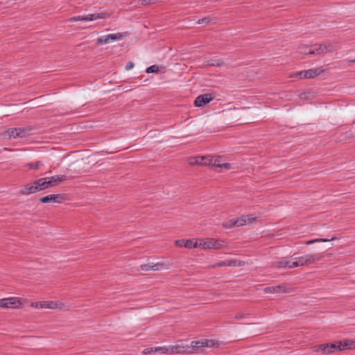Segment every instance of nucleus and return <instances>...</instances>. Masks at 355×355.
<instances>
[{
  "label": "nucleus",
  "mask_w": 355,
  "mask_h": 355,
  "mask_svg": "<svg viewBox=\"0 0 355 355\" xmlns=\"http://www.w3.org/2000/svg\"><path fill=\"white\" fill-rule=\"evenodd\" d=\"M186 242V240L181 239L175 241V243L178 247H184V244Z\"/></svg>",
  "instance_id": "39"
},
{
  "label": "nucleus",
  "mask_w": 355,
  "mask_h": 355,
  "mask_svg": "<svg viewBox=\"0 0 355 355\" xmlns=\"http://www.w3.org/2000/svg\"><path fill=\"white\" fill-rule=\"evenodd\" d=\"M159 0H141V5L142 6H148L150 4H153L158 1Z\"/></svg>",
  "instance_id": "36"
},
{
  "label": "nucleus",
  "mask_w": 355,
  "mask_h": 355,
  "mask_svg": "<svg viewBox=\"0 0 355 355\" xmlns=\"http://www.w3.org/2000/svg\"><path fill=\"white\" fill-rule=\"evenodd\" d=\"M48 182L51 183V187L56 186L60 182L67 180L69 178L65 175H57L51 177H48Z\"/></svg>",
  "instance_id": "19"
},
{
  "label": "nucleus",
  "mask_w": 355,
  "mask_h": 355,
  "mask_svg": "<svg viewBox=\"0 0 355 355\" xmlns=\"http://www.w3.org/2000/svg\"><path fill=\"white\" fill-rule=\"evenodd\" d=\"M202 347H207V342L205 339L200 340Z\"/></svg>",
  "instance_id": "43"
},
{
  "label": "nucleus",
  "mask_w": 355,
  "mask_h": 355,
  "mask_svg": "<svg viewBox=\"0 0 355 355\" xmlns=\"http://www.w3.org/2000/svg\"><path fill=\"white\" fill-rule=\"evenodd\" d=\"M243 317V315H242L241 313H238V314H236V315H235V318H236V319H241V318H242Z\"/></svg>",
  "instance_id": "44"
},
{
  "label": "nucleus",
  "mask_w": 355,
  "mask_h": 355,
  "mask_svg": "<svg viewBox=\"0 0 355 355\" xmlns=\"http://www.w3.org/2000/svg\"><path fill=\"white\" fill-rule=\"evenodd\" d=\"M290 288L287 284L268 286L263 289L266 293H286L289 292Z\"/></svg>",
  "instance_id": "11"
},
{
  "label": "nucleus",
  "mask_w": 355,
  "mask_h": 355,
  "mask_svg": "<svg viewBox=\"0 0 355 355\" xmlns=\"http://www.w3.org/2000/svg\"><path fill=\"white\" fill-rule=\"evenodd\" d=\"M86 20H87V19L85 18V16H76V17H71L68 19V21L75 22V21H86Z\"/></svg>",
  "instance_id": "34"
},
{
  "label": "nucleus",
  "mask_w": 355,
  "mask_h": 355,
  "mask_svg": "<svg viewBox=\"0 0 355 355\" xmlns=\"http://www.w3.org/2000/svg\"><path fill=\"white\" fill-rule=\"evenodd\" d=\"M42 309H60L62 310L65 308L64 304L60 302L54 301H42Z\"/></svg>",
  "instance_id": "16"
},
{
  "label": "nucleus",
  "mask_w": 355,
  "mask_h": 355,
  "mask_svg": "<svg viewBox=\"0 0 355 355\" xmlns=\"http://www.w3.org/2000/svg\"><path fill=\"white\" fill-rule=\"evenodd\" d=\"M110 14L107 12H101L98 13H94V14H89L85 15V18L87 19L86 21H94L96 19H107L110 17Z\"/></svg>",
  "instance_id": "18"
},
{
  "label": "nucleus",
  "mask_w": 355,
  "mask_h": 355,
  "mask_svg": "<svg viewBox=\"0 0 355 355\" xmlns=\"http://www.w3.org/2000/svg\"><path fill=\"white\" fill-rule=\"evenodd\" d=\"M323 258L322 253L307 254L302 257H295V263H296V268L301 266H306L313 264Z\"/></svg>",
  "instance_id": "3"
},
{
  "label": "nucleus",
  "mask_w": 355,
  "mask_h": 355,
  "mask_svg": "<svg viewBox=\"0 0 355 355\" xmlns=\"http://www.w3.org/2000/svg\"><path fill=\"white\" fill-rule=\"evenodd\" d=\"M49 182H48V178H42L34 181V184H36L38 191L51 187V183Z\"/></svg>",
  "instance_id": "22"
},
{
  "label": "nucleus",
  "mask_w": 355,
  "mask_h": 355,
  "mask_svg": "<svg viewBox=\"0 0 355 355\" xmlns=\"http://www.w3.org/2000/svg\"><path fill=\"white\" fill-rule=\"evenodd\" d=\"M256 220L253 214L243 215L237 218H232L224 223L222 225L224 228L231 229L232 227H241L245 225L252 224Z\"/></svg>",
  "instance_id": "1"
},
{
  "label": "nucleus",
  "mask_w": 355,
  "mask_h": 355,
  "mask_svg": "<svg viewBox=\"0 0 355 355\" xmlns=\"http://www.w3.org/2000/svg\"><path fill=\"white\" fill-rule=\"evenodd\" d=\"M31 306L35 309H42V302H33L31 304Z\"/></svg>",
  "instance_id": "38"
},
{
  "label": "nucleus",
  "mask_w": 355,
  "mask_h": 355,
  "mask_svg": "<svg viewBox=\"0 0 355 355\" xmlns=\"http://www.w3.org/2000/svg\"><path fill=\"white\" fill-rule=\"evenodd\" d=\"M159 71V67L157 65H151L148 67L146 70V72L148 73H157Z\"/></svg>",
  "instance_id": "33"
},
{
  "label": "nucleus",
  "mask_w": 355,
  "mask_h": 355,
  "mask_svg": "<svg viewBox=\"0 0 355 355\" xmlns=\"http://www.w3.org/2000/svg\"><path fill=\"white\" fill-rule=\"evenodd\" d=\"M214 98V96L212 94H204L199 95L194 101V105L196 107H202L209 102H211Z\"/></svg>",
  "instance_id": "12"
},
{
  "label": "nucleus",
  "mask_w": 355,
  "mask_h": 355,
  "mask_svg": "<svg viewBox=\"0 0 355 355\" xmlns=\"http://www.w3.org/2000/svg\"><path fill=\"white\" fill-rule=\"evenodd\" d=\"M172 354H192L189 345H171Z\"/></svg>",
  "instance_id": "17"
},
{
  "label": "nucleus",
  "mask_w": 355,
  "mask_h": 355,
  "mask_svg": "<svg viewBox=\"0 0 355 355\" xmlns=\"http://www.w3.org/2000/svg\"><path fill=\"white\" fill-rule=\"evenodd\" d=\"M0 308L8 309L7 297L0 299Z\"/></svg>",
  "instance_id": "37"
},
{
  "label": "nucleus",
  "mask_w": 355,
  "mask_h": 355,
  "mask_svg": "<svg viewBox=\"0 0 355 355\" xmlns=\"http://www.w3.org/2000/svg\"><path fill=\"white\" fill-rule=\"evenodd\" d=\"M164 266V264L163 263H148L146 264H143L141 266V269L144 271H148V270H159L162 269Z\"/></svg>",
  "instance_id": "20"
},
{
  "label": "nucleus",
  "mask_w": 355,
  "mask_h": 355,
  "mask_svg": "<svg viewBox=\"0 0 355 355\" xmlns=\"http://www.w3.org/2000/svg\"><path fill=\"white\" fill-rule=\"evenodd\" d=\"M324 71L322 67L311 69L305 71H297L291 73L288 77L291 78H313Z\"/></svg>",
  "instance_id": "4"
},
{
  "label": "nucleus",
  "mask_w": 355,
  "mask_h": 355,
  "mask_svg": "<svg viewBox=\"0 0 355 355\" xmlns=\"http://www.w3.org/2000/svg\"><path fill=\"white\" fill-rule=\"evenodd\" d=\"M347 62H352V63H355V59L354 60H345Z\"/></svg>",
  "instance_id": "46"
},
{
  "label": "nucleus",
  "mask_w": 355,
  "mask_h": 355,
  "mask_svg": "<svg viewBox=\"0 0 355 355\" xmlns=\"http://www.w3.org/2000/svg\"><path fill=\"white\" fill-rule=\"evenodd\" d=\"M154 352H155V348H153V347H151V348H146V349L143 351V353H144V354H151V353H154Z\"/></svg>",
  "instance_id": "40"
},
{
  "label": "nucleus",
  "mask_w": 355,
  "mask_h": 355,
  "mask_svg": "<svg viewBox=\"0 0 355 355\" xmlns=\"http://www.w3.org/2000/svg\"><path fill=\"white\" fill-rule=\"evenodd\" d=\"M124 34L122 33H112L107 35H103L97 39L96 44H105L115 40H121Z\"/></svg>",
  "instance_id": "10"
},
{
  "label": "nucleus",
  "mask_w": 355,
  "mask_h": 355,
  "mask_svg": "<svg viewBox=\"0 0 355 355\" xmlns=\"http://www.w3.org/2000/svg\"><path fill=\"white\" fill-rule=\"evenodd\" d=\"M236 259H230L227 261H222L216 263V264L213 265L212 268H216V267H223V266H236Z\"/></svg>",
  "instance_id": "25"
},
{
  "label": "nucleus",
  "mask_w": 355,
  "mask_h": 355,
  "mask_svg": "<svg viewBox=\"0 0 355 355\" xmlns=\"http://www.w3.org/2000/svg\"><path fill=\"white\" fill-rule=\"evenodd\" d=\"M244 265H245V262L243 261H237L236 260V266H243Z\"/></svg>",
  "instance_id": "42"
},
{
  "label": "nucleus",
  "mask_w": 355,
  "mask_h": 355,
  "mask_svg": "<svg viewBox=\"0 0 355 355\" xmlns=\"http://www.w3.org/2000/svg\"><path fill=\"white\" fill-rule=\"evenodd\" d=\"M338 46L336 44L328 43V44H315L313 51L316 53V55L325 54L336 51Z\"/></svg>",
  "instance_id": "8"
},
{
  "label": "nucleus",
  "mask_w": 355,
  "mask_h": 355,
  "mask_svg": "<svg viewBox=\"0 0 355 355\" xmlns=\"http://www.w3.org/2000/svg\"><path fill=\"white\" fill-rule=\"evenodd\" d=\"M37 187L36 184H34V182L32 184H26L21 190L20 193L22 195H30L32 193H35L37 192Z\"/></svg>",
  "instance_id": "21"
},
{
  "label": "nucleus",
  "mask_w": 355,
  "mask_h": 355,
  "mask_svg": "<svg viewBox=\"0 0 355 355\" xmlns=\"http://www.w3.org/2000/svg\"><path fill=\"white\" fill-rule=\"evenodd\" d=\"M347 62H352V63H355V59L354 60H345Z\"/></svg>",
  "instance_id": "45"
},
{
  "label": "nucleus",
  "mask_w": 355,
  "mask_h": 355,
  "mask_svg": "<svg viewBox=\"0 0 355 355\" xmlns=\"http://www.w3.org/2000/svg\"><path fill=\"white\" fill-rule=\"evenodd\" d=\"M271 266L274 268H286L291 269L296 268V263H295V259L292 257H284L281 259L272 262Z\"/></svg>",
  "instance_id": "5"
},
{
  "label": "nucleus",
  "mask_w": 355,
  "mask_h": 355,
  "mask_svg": "<svg viewBox=\"0 0 355 355\" xmlns=\"http://www.w3.org/2000/svg\"><path fill=\"white\" fill-rule=\"evenodd\" d=\"M43 165V164L42 163V162L40 161H37L35 163H28L26 164V166L28 167L29 169L31 170H37L38 169L40 166H42Z\"/></svg>",
  "instance_id": "31"
},
{
  "label": "nucleus",
  "mask_w": 355,
  "mask_h": 355,
  "mask_svg": "<svg viewBox=\"0 0 355 355\" xmlns=\"http://www.w3.org/2000/svg\"><path fill=\"white\" fill-rule=\"evenodd\" d=\"M155 352H160L162 354H172L171 349V346H168V347L164 346V347H155Z\"/></svg>",
  "instance_id": "27"
},
{
  "label": "nucleus",
  "mask_w": 355,
  "mask_h": 355,
  "mask_svg": "<svg viewBox=\"0 0 355 355\" xmlns=\"http://www.w3.org/2000/svg\"><path fill=\"white\" fill-rule=\"evenodd\" d=\"M200 159H202V156H197V157H190L189 159V164L191 165V166L195 165V164L201 165V164L202 162V160Z\"/></svg>",
  "instance_id": "28"
},
{
  "label": "nucleus",
  "mask_w": 355,
  "mask_h": 355,
  "mask_svg": "<svg viewBox=\"0 0 355 355\" xmlns=\"http://www.w3.org/2000/svg\"><path fill=\"white\" fill-rule=\"evenodd\" d=\"M135 64L132 62H129L127 65L125 66V69L126 70H130L132 69L133 67H134Z\"/></svg>",
  "instance_id": "41"
},
{
  "label": "nucleus",
  "mask_w": 355,
  "mask_h": 355,
  "mask_svg": "<svg viewBox=\"0 0 355 355\" xmlns=\"http://www.w3.org/2000/svg\"><path fill=\"white\" fill-rule=\"evenodd\" d=\"M200 239H187L184 244V247L188 249L200 248Z\"/></svg>",
  "instance_id": "24"
},
{
  "label": "nucleus",
  "mask_w": 355,
  "mask_h": 355,
  "mask_svg": "<svg viewBox=\"0 0 355 355\" xmlns=\"http://www.w3.org/2000/svg\"><path fill=\"white\" fill-rule=\"evenodd\" d=\"M334 239H335V238H331V239H315L309 240V241H306L305 244L306 245H311V244H313V243H319V242H328V241H333Z\"/></svg>",
  "instance_id": "30"
},
{
  "label": "nucleus",
  "mask_w": 355,
  "mask_h": 355,
  "mask_svg": "<svg viewBox=\"0 0 355 355\" xmlns=\"http://www.w3.org/2000/svg\"><path fill=\"white\" fill-rule=\"evenodd\" d=\"M28 302L26 298L19 297H7L8 309H18L22 308Z\"/></svg>",
  "instance_id": "9"
},
{
  "label": "nucleus",
  "mask_w": 355,
  "mask_h": 355,
  "mask_svg": "<svg viewBox=\"0 0 355 355\" xmlns=\"http://www.w3.org/2000/svg\"><path fill=\"white\" fill-rule=\"evenodd\" d=\"M32 129L29 127L25 128H13L6 131V135L9 138H23L30 135Z\"/></svg>",
  "instance_id": "7"
},
{
  "label": "nucleus",
  "mask_w": 355,
  "mask_h": 355,
  "mask_svg": "<svg viewBox=\"0 0 355 355\" xmlns=\"http://www.w3.org/2000/svg\"><path fill=\"white\" fill-rule=\"evenodd\" d=\"M211 166L225 170H230L232 168L231 164L222 163V157L220 156H212Z\"/></svg>",
  "instance_id": "15"
},
{
  "label": "nucleus",
  "mask_w": 355,
  "mask_h": 355,
  "mask_svg": "<svg viewBox=\"0 0 355 355\" xmlns=\"http://www.w3.org/2000/svg\"><path fill=\"white\" fill-rule=\"evenodd\" d=\"M65 199L62 194H50L40 198L43 203L57 202L61 203Z\"/></svg>",
  "instance_id": "13"
},
{
  "label": "nucleus",
  "mask_w": 355,
  "mask_h": 355,
  "mask_svg": "<svg viewBox=\"0 0 355 355\" xmlns=\"http://www.w3.org/2000/svg\"><path fill=\"white\" fill-rule=\"evenodd\" d=\"M314 44L309 46V45H302L299 46L298 50L300 53L304 55H316L315 51H313Z\"/></svg>",
  "instance_id": "23"
},
{
  "label": "nucleus",
  "mask_w": 355,
  "mask_h": 355,
  "mask_svg": "<svg viewBox=\"0 0 355 355\" xmlns=\"http://www.w3.org/2000/svg\"><path fill=\"white\" fill-rule=\"evenodd\" d=\"M337 344L336 351L355 349V339H346L339 341Z\"/></svg>",
  "instance_id": "14"
},
{
  "label": "nucleus",
  "mask_w": 355,
  "mask_h": 355,
  "mask_svg": "<svg viewBox=\"0 0 355 355\" xmlns=\"http://www.w3.org/2000/svg\"><path fill=\"white\" fill-rule=\"evenodd\" d=\"M200 245L202 250H221L227 248L225 240L214 238L200 239Z\"/></svg>",
  "instance_id": "2"
},
{
  "label": "nucleus",
  "mask_w": 355,
  "mask_h": 355,
  "mask_svg": "<svg viewBox=\"0 0 355 355\" xmlns=\"http://www.w3.org/2000/svg\"><path fill=\"white\" fill-rule=\"evenodd\" d=\"M201 344L202 343H201L200 340H196V341H192L191 343V345L189 346L191 351H192V353L197 352L198 349L199 348L202 347Z\"/></svg>",
  "instance_id": "26"
},
{
  "label": "nucleus",
  "mask_w": 355,
  "mask_h": 355,
  "mask_svg": "<svg viewBox=\"0 0 355 355\" xmlns=\"http://www.w3.org/2000/svg\"><path fill=\"white\" fill-rule=\"evenodd\" d=\"M202 164L201 165L203 166H211V161H212V156L211 155H207V156H202Z\"/></svg>",
  "instance_id": "29"
},
{
  "label": "nucleus",
  "mask_w": 355,
  "mask_h": 355,
  "mask_svg": "<svg viewBox=\"0 0 355 355\" xmlns=\"http://www.w3.org/2000/svg\"><path fill=\"white\" fill-rule=\"evenodd\" d=\"M212 21H214V19L210 17H205L202 19H200L198 20L197 24H210Z\"/></svg>",
  "instance_id": "32"
},
{
  "label": "nucleus",
  "mask_w": 355,
  "mask_h": 355,
  "mask_svg": "<svg viewBox=\"0 0 355 355\" xmlns=\"http://www.w3.org/2000/svg\"><path fill=\"white\" fill-rule=\"evenodd\" d=\"M207 342V347H214L218 346V342L213 339H205Z\"/></svg>",
  "instance_id": "35"
},
{
  "label": "nucleus",
  "mask_w": 355,
  "mask_h": 355,
  "mask_svg": "<svg viewBox=\"0 0 355 355\" xmlns=\"http://www.w3.org/2000/svg\"><path fill=\"white\" fill-rule=\"evenodd\" d=\"M336 343H323L312 347L313 352L317 355H327L336 351Z\"/></svg>",
  "instance_id": "6"
}]
</instances>
